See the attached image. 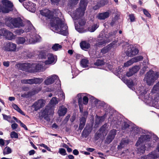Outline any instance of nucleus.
Instances as JSON below:
<instances>
[{
	"instance_id": "obj_1",
	"label": "nucleus",
	"mask_w": 159,
	"mask_h": 159,
	"mask_svg": "<svg viewBox=\"0 0 159 159\" xmlns=\"http://www.w3.org/2000/svg\"><path fill=\"white\" fill-rule=\"evenodd\" d=\"M41 14L51 19V29L55 32L66 35L68 34L67 26L64 21L58 17H53V13L49 10L45 9L40 11Z\"/></svg>"
},
{
	"instance_id": "obj_2",
	"label": "nucleus",
	"mask_w": 159,
	"mask_h": 159,
	"mask_svg": "<svg viewBox=\"0 0 159 159\" xmlns=\"http://www.w3.org/2000/svg\"><path fill=\"white\" fill-rule=\"evenodd\" d=\"M144 134V135L143 134L141 136L136 144V145L138 147V152L142 154L145 152V145L147 144L146 143L148 142L151 138H153L156 141L159 139L157 136L154 134L150 133Z\"/></svg>"
},
{
	"instance_id": "obj_3",
	"label": "nucleus",
	"mask_w": 159,
	"mask_h": 159,
	"mask_svg": "<svg viewBox=\"0 0 159 159\" xmlns=\"http://www.w3.org/2000/svg\"><path fill=\"white\" fill-rule=\"evenodd\" d=\"M87 3L86 0H81L80 3V7L76 9L71 14V16L74 20H78L84 15Z\"/></svg>"
},
{
	"instance_id": "obj_4",
	"label": "nucleus",
	"mask_w": 159,
	"mask_h": 159,
	"mask_svg": "<svg viewBox=\"0 0 159 159\" xmlns=\"http://www.w3.org/2000/svg\"><path fill=\"white\" fill-rule=\"evenodd\" d=\"M6 24L11 29L19 28L24 26L23 20L20 17H9L6 19Z\"/></svg>"
},
{
	"instance_id": "obj_5",
	"label": "nucleus",
	"mask_w": 159,
	"mask_h": 159,
	"mask_svg": "<svg viewBox=\"0 0 159 159\" xmlns=\"http://www.w3.org/2000/svg\"><path fill=\"white\" fill-rule=\"evenodd\" d=\"M159 77V73L150 70L145 74L143 80L148 85H151L153 84Z\"/></svg>"
},
{
	"instance_id": "obj_6",
	"label": "nucleus",
	"mask_w": 159,
	"mask_h": 159,
	"mask_svg": "<svg viewBox=\"0 0 159 159\" xmlns=\"http://www.w3.org/2000/svg\"><path fill=\"white\" fill-rule=\"evenodd\" d=\"M2 4L0 6V11L3 13H8L13 10V5L8 0H3L2 1Z\"/></svg>"
},
{
	"instance_id": "obj_7",
	"label": "nucleus",
	"mask_w": 159,
	"mask_h": 159,
	"mask_svg": "<svg viewBox=\"0 0 159 159\" xmlns=\"http://www.w3.org/2000/svg\"><path fill=\"white\" fill-rule=\"evenodd\" d=\"M17 66L20 70L28 71L30 72H36V66L35 64L24 63H19L17 64Z\"/></svg>"
},
{
	"instance_id": "obj_8",
	"label": "nucleus",
	"mask_w": 159,
	"mask_h": 159,
	"mask_svg": "<svg viewBox=\"0 0 159 159\" xmlns=\"http://www.w3.org/2000/svg\"><path fill=\"white\" fill-rule=\"evenodd\" d=\"M53 113L54 110L47 106L45 109L42 111V116L45 120L49 121L50 120L49 116L53 115Z\"/></svg>"
},
{
	"instance_id": "obj_9",
	"label": "nucleus",
	"mask_w": 159,
	"mask_h": 159,
	"mask_svg": "<svg viewBox=\"0 0 159 159\" xmlns=\"http://www.w3.org/2000/svg\"><path fill=\"white\" fill-rule=\"evenodd\" d=\"M40 37L38 34H34L27 35L26 42L28 44L34 43L40 41Z\"/></svg>"
},
{
	"instance_id": "obj_10",
	"label": "nucleus",
	"mask_w": 159,
	"mask_h": 159,
	"mask_svg": "<svg viewBox=\"0 0 159 159\" xmlns=\"http://www.w3.org/2000/svg\"><path fill=\"white\" fill-rule=\"evenodd\" d=\"M138 52V50L131 45L128 46L127 50L125 52L126 55L129 57H134Z\"/></svg>"
},
{
	"instance_id": "obj_11",
	"label": "nucleus",
	"mask_w": 159,
	"mask_h": 159,
	"mask_svg": "<svg viewBox=\"0 0 159 159\" xmlns=\"http://www.w3.org/2000/svg\"><path fill=\"white\" fill-rule=\"evenodd\" d=\"M16 45L12 42H7L4 44L3 49L8 52H15L16 49Z\"/></svg>"
},
{
	"instance_id": "obj_12",
	"label": "nucleus",
	"mask_w": 159,
	"mask_h": 159,
	"mask_svg": "<svg viewBox=\"0 0 159 159\" xmlns=\"http://www.w3.org/2000/svg\"><path fill=\"white\" fill-rule=\"evenodd\" d=\"M57 81L58 83H61L58 76L56 75H53L48 77L44 81V83L46 85H49L53 84L55 81Z\"/></svg>"
},
{
	"instance_id": "obj_13",
	"label": "nucleus",
	"mask_w": 159,
	"mask_h": 159,
	"mask_svg": "<svg viewBox=\"0 0 159 159\" xmlns=\"http://www.w3.org/2000/svg\"><path fill=\"white\" fill-rule=\"evenodd\" d=\"M36 66L35 68L36 69V72L38 71H43L46 68L45 67V64L43 62L40 61L38 64H35Z\"/></svg>"
},
{
	"instance_id": "obj_14",
	"label": "nucleus",
	"mask_w": 159,
	"mask_h": 159,
	"mask_svg": "<svg viewBox=\"0 0 159 159\" xmlns=\"http://www.w3.org/2000/svg\"><path fill=\"white\" fill-rule=\"evenodd\" d=\"M47 56L48 59L44 62L46 65L51 64L54 62L55 59L52 54L48 53Z\"/></svg>"
},
{
	"instance_id": "obj_15",
	"label": "nucleus",
	"mask_w": 159,
	"mask_h": 159,
	"mask_svg": "<svg viewBox=\"0 0 159 159\" xmlns=\"http://www.w3.org/2000/svg\"><path fill=\"white\" fill-rule=\"evenodd\" d=\"M43 80L42 78H34L32 79H28V84H40L41 83Z\"/></svg>"
},
{
	"instance_id": "obj_16",
	"label": "nucleus",
	"mask_w": 159,
	"mask_h": 159,
	"mask_svg": "<svg viewBox=\"0 0 159 159\" xmlns=\"http://www.w3.org/2000/svg\"><path fill=\"white\" fill-rule=\"evenodd\" d=\"M114 44L115 42H112L107 46L104 47L101 50V52L103 54L107 53L114 47Z\"/></svg>"
},
{
	"instance_id": "obj_17",
	"label": "nucleus",
	"mask_w": 159,
	"mask_h": 159,
	"mask_svg": "<svg viewBox=\"0 0 159 159\" xmlns=\"http://www.w3.org/2000/svg\"><path fill=\"white\" fill-rule=\"evenodd\" d=\"M67 111V109L63 106L59 107L57 113L60 116H64Z\"/></svg>"
},
{
	"instance_id": "obj_18",
	"label": "nucleus",
	"mask_w": 159,
	"mask_h": 159,
	"mask_svg": "<svg viewBox=\"0 0 159 159\" xmlns=\"http://www.w3.org/2000/svg\"><path fill=\"white\" fill-rule=\"evenodd\" d=\"M110 15V12L108 11H106L103 13H99L97 17L99 19L105 20L108 18Z\"/></svg>"
},
{
	"instance_id": "obj_19",
	"label": "nucleus",
	"mask_w": 159,
	"mask_h": 159,
	"mask_svg": "<svg viewBox=\"0 0 159 159\" xmlns=\"http://www.w3.org/2000/svg\"><path fill=\"white\" fill-rule=\"evenodd\" d=\"M116 134V131L115 129L111 130L107 138V142L110 143L114 139L115 135Z\"/></svg>"
},
{
	"instance_id": "obj_20",
	"label": "nucleus",
	"mask_w": 159,
	"mask_h": 159,
	"mask_svg": "<svg viewBox=\"0 0 159 159\" xmlns=\"http://www.w3.org/2000/svg\"><path fill=\"white\" fill-rule=\"evenodd\" d=\"M45 101L43 99H40L36 102L34 104L35 107L37 109H39L43 107L45 105Z\"/></svg>"
},
{
	"instance_id": "obj_21",
	"label": "nucleus",
	"mask_w": 159,
	"mask_h": 159,
	"mask_svg": "<svg viewBox=\"0 0 159 159\" xmlns=\"http://www.w3.org/2000/svg\"><path fill=\"white\" fill-rule=\"evenodd\" d=\"M58 101L56 97H53L50 101V102L47 106L50 107V108H52L54 110V106L58 103Z\"/></svg>"
},
{
	"instance_id": "obj_22",
	"label": "nucleus",
	"mask_w": 159,
	"mask_h": 159,
	"mask_svg": "<svg viewBox=\"0 0 159 159\" xmlns=\"http://www.w3.org/2000/svg\"><path fill=\"white\" fill-rule=\"evenodd\" d=\"M4 36H5L9 40H12L15 38V36L12 32L9 31L6 29Z\"/></svg>"
},
{
	"instance_id": "obj_23",
	"label": "nucleus",
	"mask_w": 159,
	"mask_h": 159,
	"mask_svg": "<svg viewBox=\"0 0 159 159\" xmlns=\"http://www.w3.org/2000/svg\"><path fill=\"white\" fill-rule=\"evenodd\" d=\"M129 140L127 139H124L122 140L119 145L118 146V149L124 147L129 143Z\"/></svg>"
},
{
	"instance_id": "obj_24",
	"label": "nucleus",
	"mask_w": 159,
	"mask_h": 159,
	"mask_svg": "<svg viewBox=\"0 0 159 159\" xmlns=\"http://www.w3.org/2000/svg\"><path fill=\"white\" fill-rule=\"evenodd\" d=\"M80 45L81 48L84 50L88 49L90 47V44L88 42L85 41H82Z\"/></svg>"
},
{
	"instance_id": "obj_25",
	"label": "nucleus",
	"mask_w": 159,
	"mask_h": 159,
	"mask_svg": "<svg viewBox=\"0 0 159 159\" xmlns=\"http://www.w3.org/2000/svg\"><path fill=\"white\" fill-rule=\"evenodd\" d=\"M122 80L123 81L127 84L128 87L130 88L132 90L133 87L134 85L132 81H129L127 79H125V78H122Z\"/></svg>"
},
{
	"instance_id": "obj_26",
	"label": "nucleus",
	"mask_w": 159,
	"mask_h": 159,
	"mask_svg": "<svg viewBox=\"0 0 159 159\" xmlns=\"http://www.w3.org/2000/svg\"><path fill=\"white\" fill-rule=\"evenodd\" d=\"M57 84H54L53 87H52L50 88L51 91H57L60 89V88L61 87V83H58V81H57Z\"/></svg>"
},
{
	"instance_id": "obj_27",
	"label": "nucleus",
	"mask_w": 159,
	"mask_h": 159,
	"mask_svg": "<svg viewBox=\"0 0 159 159\" xmlns=\"http://www.w3.org/2000/svg\"><path fill=\"white\" fill-rule=\"evenodd\" d=\"M86 119L85 117H82L80 120L79 125V129L80 130H82L84 128L85 124Z\"/></svg>"
},
{
	"instance_id": "obj_28",
	"label": "nucleus",
	"mask_w": 159,
	"mask_h": 159,
	"mask_svg": "<svg viewBox=\"0 0 159 159\" xmlns=\"http://www.w3.org/2000/svg\"><path fill=\"white\" fill-rule=\"evenodd\" d=\"M83 97V94L82 93H79L78 94L77 96L78 99V102L80 111H81V107L82 106V99Z\"/></svg>"
},
{
	"instance_id": "obj_29",
	"label": "nucleus",
	"mask_w": 159,
	"mask_h": 159,
	"mask_svg": "<svg viewBox=\"0 0 159 159\" xmlns=\"http://www.w3.org/2000/svg\"><path fill=\"white\" fill-rule=\"evenodd\" d=\"M89 98H91V100H93L94 98V97L88 94L87 96H84L83 97V103L84 104L86 105L88 103Z\"/></svg>"
},
{
	"instance_id": "obj_30",
	"label": "nucleus",
	"mask_w": 159,
	"mask_h": 159,
	"mask_svg": "<svg viewBox=\"0 0 159 159\" xmlns=\"http://www.w3.org/2000/svg\"><path fill=\"white\" fill-rule=\"evenodd\" d=\"M16 42L18 44H22L26 41V39L23 37H20L16 39Z\"/></svg>"
},
{
	"instance_id": "obj_31",
	"label": "nucleus",
	"mask_w": 159,
	"mask_h": 159,
	"mask_svg": "<svg viewBox=\"0 0 159 159\" xmlns=\"http://www.w3.org/2000/svg\"><path fill=\"white\" fill-rule=\"evenodd\" d=\"M89 64V61L86 59H83L81 61V66L84 67L86 68L88 66Z\"/></svg>"
},
{
	"instance_id": "obj_32",
	"label": "nucleus",
	"mask_w": 159,
	"mask_h": 159,
	"mask_svg": "<svg viewBox=\"0 0 159 159\" xmlns=\"http://www.w3.org/2000/svg\"><path fill=\"white\" fill-rule=\"evenodd\" d=\"M143 58V57L142 56H139L133 57L131 59L133 63L141 61Z\"/></svg>"
},
{
	"instance_id": "obj_33",
	"label": "nucleus",
	"mask_w": 159,
	"mask_h": 159,
	"mask_svg": "<svg viewBox=\"0 0 159 159\" xmlns=\"http://www.w3.org/2000/svg\"><path fill=\"white\" fill-rule=\"evenodd\" d=\"M148 158L150 159L157 158L158 155L156 154V152L153 151L148 155Z\"/></svg>"
},
{
	"instance_id": "obj_34",
	"label": "nucleus",
	"mask_w": 159,
	"mask_h": 159,
	"mask_svg": "<svg viewBox=\"0 0 159 159\" xmlns=\"http://www.w3.org/2000/svg\"><path fill=\"white\" fill-rule=\"evenodd\" d=\"M12 106L14 109L16 110L18 112L22 115H25L24 112L18 107L15 104H12Z\"/></svg>"
},
{
	"instance_id": "obj_35",
	"label": "nucleus",
	"mask_w": 159,
	"mask_h": 159,
	"mask_svg": "<svg viewBox=\"0 0 159 159\" xmlns=\"http://www.w3.org/2000/svg\"><path fill=\"white\" fill-rule=\"evenodd\" d=\"M62 48V46L58 43H55L54 44L52 47V49L55 51H57Z\"/></svg>"
},
{
	"instance_id": "obj_36",
	"label": "nucleus",
	"mask_w": 159,
	"mask_h": 159,
	"mask_svg": "<svg viewBox=\"0 0 159 159\" xmlns=\"http://www.w3.org/2000/svg\"><path fill=\"white\" fill-rule=\"evenodd\" d=\"M105 117L104 116H97L96 120L95 122L97 124H99L104 120Z\"/></svg>"
},
{
	"instance_id": "obj_37",
	"label": "nucleus",
	"mask_w": 159,
	"mask_h": 159,
	"mask_svg": "<svg viewBox=\"0 0 159 159\" xmlns=\"http://www.w3.org/2000/svg\"><path fill=\"white\" fill-rule=\"evenodd\" d=\"M99 26L98 24H95L89 28V30L91 32H94Z\"/></svg>"
},
{
	"instance_id": "obj_38",
	"label": "nucleus",
	"mask_w": 159,
	"mask_h": 159,
	"mask_svg": "<svg viewBox=\"0 0 159 159\" xmlns=\"http://www.w3.org/2000/svg\"><path fill=\"white\" fill-rule=\"evenodd\" d=\"M48 54L45 51H42L40 52L39 56L42 58H46Z\"/></svg>"
},
{
	"instance_id": "obj_39",
	"label": "nucleus",
	"mask_w": 159,
	"mask_h": 159,
	"mask_svg": "<svg viewBox=\"0 0 159 159\" xmlns=\"http://www.w3.org/2000/svg\"><path fill=\"white\" fill-rule=\"evenodd\" d=\"M12 152L11 149L9 147H6L3 150V153L4 155L8 154Z\"/></svg>"
},
{
	"instance_id": "obj_40",
	"label": "nucleus",
	"mask_w": 159,
	"mask_h": 159,
	"mask_svg": "<svg viewBox=\"0 0 159 159\" xmlns=\"http://www.w3.org/2000/svg\"><path fill=\"white\" fill-rule=\"evenodd\" d=\"M108 2V0H101L98 4L99 7H102L107 4Z\"/></svg>"
},
{
	"instance_id": "obj_41",
	"label": "nucleus",
	"mask_w": 159,
	"mask_h": 159,
	"mask_svg": "<svg viewBox=\"0 0 159 159\" xmlns=\"http://www.w3.org/2000/svg\"><path fill=\"white\" fill-rule=\"evenodd\" d=\"M140 67L139 66H134L132 69H130L134 74L137 72L140 69Z\"/></svg>"
},
{
	"instance_id": "obj_42",
	"label": "nucleus",
	"mask_w": 159,
	"mask_h": 159,
	"mask_svg": "<svg viewBox=\"0 0 159 159\" xmlns=\"http://www.w3.org/2000/svg\"><path fill=\"white\" fill-rule=\"evenodd\" d=\"M133 63L131 59L126 62L124 64V66L125 67H128Z\"/></svg>"
},
{
	"instance_id": "obj_43",
	"label": "nucleus",
	"mask_w": 159,
	"mask_h": 159,
	"mask_svg": "<svg viewBox=\"0 0 159 159\" xmlns=\"http://www.w3.org/2000/svg\"><path fill=\"white\" fill-rule=\"evenodd\" d=\"M2 115L4 120H7L9 122H12V121L11 120V117L10 116H7L4 114H2Z\"/></svg>"
},
{
	"instance_id": "obj_44",
	"label": "nucleus",
	"mask_w": 159,
	"mask_h": 159,
	"mask_svg": "<svg viewBox=\"0 0 159 159\" xmlns=\"http://www.w3.org/2000/svg\"><path fill=\"white\" fill-rule=\"evenodd\" d=\"M107 42L104 39H101L98 43H97V46H100L102 45H104Z\"/></svg>"
},
{
	"instance_id": "obj_45",
	"label": "nucleus",
	"mask_w": 159,
	"mask_h": 159,
	"mask_svg": "<svg viewBox=\"0 0 159 159\" xmlns=\"http://www.w3.org/2000/svg\"><path fill=\"white\" fill-rule=\"evenodd\" d=\"M58 152L63 156L66 154V150L63 148H60L59 149Z\"/></svg>"
},
{
	"instance_id": "obj_46",
	"label": "nucleus",
	"mask_w": 159,
	"mask_h": 159,
	"mask_svg": "<svg viewBox=\"0 0 159 159\" xmlns=\"http://www.w3.org/2000/svg\"><path fill=\"white\" fill-rule=\"evenodd\" d=\"M10 136L12 138L16 139L18 138V134L14 131H12L11 133Z\"/></svg>"
},
{
	"instance_id": "obj_47",
	"label": "nucleus",
	"mask_w": 159,
	"mask_h": 159,
	"mask_svg": "<svg viewBox=\"0 0 159 159\" xmlns=\"http://www.w3.org/2000/svg\"><path fill=\"white\" fill-rule=\"evenodd\" d=\"M53 14H55L56 16H60L61 15V13L60 11L58 9H55L54 10Z\"/></svg>"
},
{
	"instance_id": "obj_48",
	"label": "nucleus",
	"mask_w": 159,
	"mask_h": 159,
	"mask_svg": "<svg viewBox=\"0 0 159 159\" xmlns=\"http://www.w3.org/2000/svg\"><path fill=\"white\" fill-rule=\"evenodd\" d=\"M104 64V62L102 60L98 59L95 63V65L98 66H101Z\"/></svg>"
},
{
	"instance_id": "obj_49",
	"label": "nucleus",
	"mask_w": 159,
	"mask_h": 159,
	"mask_svg": "<svg viewBox=\"0 0 159 159\" xmlns=\"http://www.w3.org/2000/svg\"><path fill=\"white\" fill-rule=\"evenodd\" d=\"M29 5H28L30 7L29 8L30 9L31 8H33V10H35L36 9V5L34 3H32L31 2H29Z\"/></svg>"
},
{
	"instance_id": "obj_50",
	"label": "nucleus",
	"mask_w": 159,
	"mask_h": 159,
	"mask_svg": "<svg viewBox=\"0 0 159 159\" xmlns=\"http://www.w3.org/2000/svg\"><path fill=\"white\" fill-rule=\"evenodd\" d=\"M85 20L84 19H81L79 21V24L80 26H83L85 25Z\"/></svg>"
},
{
	"instance_id": "obj_51",
	"label": "nucleus",
	"mask_w": 159,
	"mask_h": 159,
	"mask_svg": "<svg viewBox=\"0 0 159 159\" xmlns=\"http://www.w3.org/2000/svg\"><path fill=\"white\" fill-rule=\"evenodd\" d=\"M78 2V0H70V5L73 6L76 4Z\"/></svg>"
},
{
	"instance_id": "obj_52",
	"label": "nucleus",
	"mask_w": 159,
	"mask_h": 159,
	"mask_svg": "<svg viewBox=\"0 0 159 159\" xmlns=\"http://www.w3.org/2000/svg\"><path fill=\"white\" fill-rule=\"evenodd\" d=\"M6 29H0V37L4 36L5 33Z\"/></svg>"
},
{
	"instance_id": "obj_53",
	"label": "nucleus",
	"mask_w": 159,
	"mask_h": 159,
	"mask_svg": "<svg viewBox=\"0 0 159 159\" xmlns=\"http://www.w3.org/2000/svg\"><path fill=\"white\" fill-rule=\"evenodd\" d=\"M143 12L144 14L147 16L149 17H151V15L149 14L148 12L146 9H143Z\"/></svg>"
},
{
	"instance_id": "obj_54",
	"label": "nucleus",
	"mask_w": 159,
	"mask_h": 159,
	"mask_svg": "<svg viewBox=\"0 0 159 159\" xmlns=\"http://www.w3.org/2000/svg\"><path fill=\"white\" fill-rule=\"evenodd\" d=\"M129 19L131 22H134L135 21V18L134 15L133 14H130L129 16Z\"/></svg>"
},
{
	"instance_id": "obj_55",
	"label": "nucleus",
	"mask_w": 159,
	"mask_h": 159,
	"mask_svg": "<svg viewBox=\"0 0 159 159\" xmlns=\"http://www.w3.org/2000/svg\"><path fill=\"white\" fill-rule=\"evenodd\" d=\"M60 93H61L59 95V98L60 99V100L63 99L64 100L65 98V94L62 92H60Z\"/></svg>"
},
{
	"instance_id": "obj_56",
	"label": "nucleus",
	"mask_w": 159,
	"mask_h": 159,
	"mask_svg": "<svg viewBox=\"0 0 159 159\" xmlns=\"http://www.w3.org/2000/svg\"><path fill=\"white\" fill-rule=\"evenodd\" d=\"M24 32V30L22 29H19L16 31L15 33L18 35H20Z\"/></svg>"
},
{
	"instance_id": "obj_57",
	"label": "nucleus",
	"mask_w": 159,
	"mask_h": 159,
	"mask_svg": "<svg viewBox=\"0 0 159 159\" xmlns=\"http://www.w3.org/2000/svg\"><path fill=\"white\" fill-rule=\"evenodd\" d=\"M129 126V125L126 122H124L122 126V129L123 130L128 128Z\"/></svg>"
},
{
	"instance_id": "obj_58",
	"label": "nucleus",
	"mask_w": 159,
	"mask_h": 159,
	"mask_svg": "<svg viewBox=\"0 0 159 159\" xmlns=\"http://www.w3.org/2000/svg\"><path fill=\"white\" fill-rule=\"evenodd\" d=\"M101 135L99 133H96L95 135V139L96 140L98 139L101 137Z\"/></svg>"
},
{
	"instance_id": "obj_59",
	"label": "nucleus",
	"mask_w": 159,
	"mask_h": 159,
	"mask_svg": "<svg viewBox=\"0 0 159 159\" xmlns=\"http://www.w3.org/2000/svg\"><path fill=\"white\" fill-rule=\"evenodd\" d=\"M40 146L42 147H43L45 149H47L48 151H51V149L50 148L48 147L47 145H46L44 144H41L40 145Z\"/></svg>"
},
{
	"instance_id": "obj_60",
	"label": "nucleus",
	"mask_w": 159,
	"mask_h": 159,
	"mask_svg": "<svg viewBox=\"0 0 159 159\" xmlns=\"http://www.w3.org/2000/svg\"><path fill=\"white\" fill-rule=\"evenodd\" d=\"M134 74V73H133V72L131 70V69L129 70V72H128L126 74V75L127 76L129 77H130L132 75Z\"/></svg>"
},
{
	"instance_id": "obj_61",
	"label": "nucleus",
	"mask_w": 159,
	"mask_h": 159,
	"mask_svg": "<svg viewBox=\"0 0 159 159\" xmlns=\"http://www.w3.org/2000/svg\"><path fill=\"white\" fill-rule=\"evenodd\" d=\"M107 126V124H104L100 129L101 131H104L105 130Z\"/></svg>"
},
{
	"instance_id": "obj_62",
	"label": "nucleus",
	"mask_w": 159,
	"mask_h": 159,
	"mask_svg": "<svg viewBox=\"0 0 159 159\" xmlns=\"http://www.w3.org/2000/svg\"><path fill=\"white\" fill-rule=\"evenodd\" d=\"M11 126L12 129L14 130L17 128L18 125L16 123H13L11 125Z\"/></svg>"
},
{
	"instance_id": "obj_63",
	"label": "nucleus",
	"mask_w": 159,
	"mask_h": 159,
	"mask_svg": "<svg viewBox=\"0 0 159 159\" xmlns=\"http://www.w3.org/2000/svg\"><path fill=\"white\" fill-rule=\"evenodd\" d=\"M117 33V31H114L112 33H111L110 34V37H113V38L114 37L115 35H116V34Z\"/></svg>"
},
{
	"instance_id": "obj_64",
	"label": "nucleus",
	"mask_w": 159,
	"mask_h": 159,
	"mask_svg": "<svg viewBox=\"0 0 159 159\" xmlns=\"http://www.w3.org/2000/svg\"><path fill=\"white\" fill-rule=\"evenodd\" d=\"M5 144L4 140L2 139H0V146L1 147L3 146Z\"/></svg>"
}]
</instances>
